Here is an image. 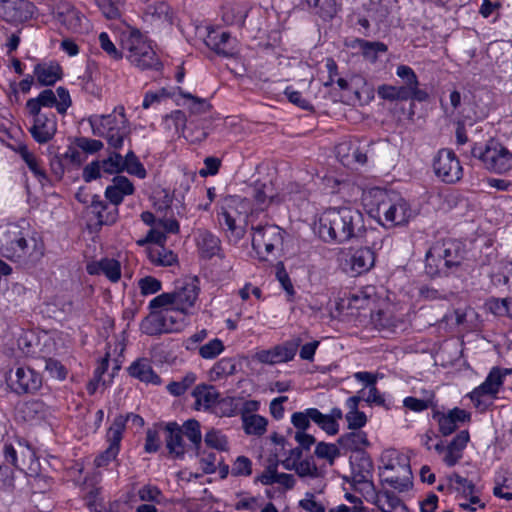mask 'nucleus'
Listing matches in <instances>:
<instances>
[{"label":"nucleus","instance_id":"f257e3e1","mask_svg":"<svg viewBox=\"0 0 512 512\" xmlns=\"http://www.w3.org/2000/svg\"><path fill=\"white\" fill-rule=\"evenodd\" d=\"M363 202L370 216L387 228L403 226L414 217L410 204L393 191L372 188L364 193Z\"/></svg>","mask_w":512,"mask_h":512},{"label":"nucleus","instance_id":"f03ea898","mask_svg":"<svg viewBox=\"0 0 512 512\" xmlns=\"http://www.w3.org/2000/svg\"><path fill=\"white\" fill-rule=\"evenodd\" d=\"M363 229V215L353 207L329 208L319 218L318 234L325 242L345 243L360 236Z\"/></svg>","mask_w":512,"mask_h":512},{"label":"nucleus","instance_id":"7ed1b4c3","mask_svg":"<svg viewBox=\"0 0 512 512\" xmlns=\"http://www.w3.org/2000/svg\"><path fill=\"white\" fill-rule=\"evenodd\" d=\"M121 49L127 60L141 70L157 69L160 66L150 41L136 28L128 27L122 32Z\"/></svg>","mask_w":512,"mask_h":512},{"label":"nucleus","instance_id":"20e7f679","mask_svg":"<svg viewBox=\"0 0 512 512\" xmlns=\"http://www.w3.org/2000/svg\"><path fill=\"white\" fill-rule=\"evenodd\" d=\"M1 253L12 261H21L26 257L38 259L43 248L35 238H27L25 231L16 224H9L0 239Z\"/></svg>","mask_w":512,"mask_h":512},{"label":"nucleus","instance_id":"39448f33","mask_svg":"<svg viewBox=\"0 0 512 512\" xmlns=\"http://www.w3.org/2000/svg\"><path fill=\"white\" fill-rule=\"evenodd\" d=\"M471 155L490 173L505 174L512 170V152L497 139L490 138L484 144H474Z\"/></svg>","mask_w":512,"mask_h":512},{"label":"nucleus","instance_id":"423d86ee","mask_svg":"<svg viewBox=\"0 0 512 512\" xmlns=\"http://www.w3.org/2000/svg\"><path fill=\"white\" fill-rule=\"evenodd\" d=\"M88 122L92 133L106 138L109 146L114 149H120L123 146L124 139L128 135L123 107L115 108L111 114L91 115Z\"/></svg>","mask_w":512,"mask_h":512},{"label":"nucleus","instance_id":"0eeeda50","mask_svg":"<svg viewBox=\"0 0 512 512\" xmlns=\"http://www.w3.org/2000/svg\"><path fill=\"white\" fill-rule=\"evenodd\" d=\"M380 477L390 487L405 491L411 485L409 459L395 449L385 450L381 455Z\"/></svg>","mask_w":512,"mask_h":512},{"label":"nucleus","instance_id":"6e6552de","mask_svg":"<svg viewBox=\"0 0 512 512\" xmlns=\"http://www.w3.org/2000/svg\"><path fill=\"white\" fill-rule=\"evenodd\" d=\"M198 295L199 287L196 280H192L176 287L172 292H165L153 298L149 302V309L172 307L183 316L189 315L193 313Z\"/></svg>","mask_w":512,"mask_h":512},{"label":"nucleus","instance_id":"1a4fd4ad","mask_svg":"<svg viewBox=\"0 0 512 512\" xmlns=\"http://www.w3.org/2000/svg\"><path fill=\"white\" fill-rule=\"evenodd\" d=\"M462 260V244L455 239L437 241L426 252V265L435 272L458 267Z\"/></svg>","mask_w":512,"mask_h":512},{"label":"nucleus","instance_id":"9d476101","mask_svg":"<svg viewBox=\"0 0 512 512\" xmlns=\"http://www.w3.org/2000/svg\"><path fill=\"white\" fill-rule=\"evenodd\" d=\"M151 313L141 323V329L148 335H158L179 331L183 326V319H177L174 314L179 313L172 307L150 309Z\"/></svg>","mask_w":512,"mask_h":512},{"label":"nucleus","instance_id":"9b49d317","mask_svg":"<svg viewBox=\"0 0 512 512\" xmlns=\"http://www.w3.org/2000/svg\"><path fill=\"white\" fill-rule=\"evenodd\" d=\"M433 171L438 179L454 184L463 177V167L456 154L450 149H441L433 159Z\"/></svg>","mask_w":512,"mask_h":512},{"label":"nucleus","instance_id":"f8f14e48","mask_svg":"<svg viewBox=\"0 0 512 512\" xmlns=\"http://www.w3.org/2000/svg\"><path fill=\"white\" fill-rule=\"evenodd\" d=\"M252 230V247L260 257L264 258L282 246L284 231L279 226H256Z\"/></svg>","mask_w":512,"mask_h":512},{"label":"nucleus","instance_id":"ddd939ff","mask_svg":"<svg viewBox=\"0 0 512 512\" xmlns=\"http://www.w3.org/2000/svg\"><path fill=\"white\" fill-rule=\"evenodd\" d=\"M372 467V462L368 457H361L358 463H352V475L349 480L353 489L361 493L367 501L375 498Z\"/></svg>","mask_w":512,"mask_h":512},{"label":"nucleus","instance_id":"4468645a","mask_svg":"<svg viewBox=\"0 0 512 512\" xmlns=\"http://www.w3.org/2000/svg\"><path fill=\"white\" fill-rule=\"evenodd\" d=\"M510 374H512V368L492 367L484 382L470 393L471 400L476 406H479L482 402V397L489 396L495 398L501 390L506 376Z\"/></svg>","mask_w":512,"mask_h":512},{"label":"nucleus","instance_id":"2eb2a0df","mask_svg":"<svg viewBox=\"0 0 512 512\" xmlns=\"http://www.w3.org/2000/svg\"><path fill=\"white\" fill-rule=\"evenodd\" d=\"M124 430L125 419L122 417H115L107 432V441L109 446L104 452L95 458L94 463L97 467H105L117 457Z\"/></svg>","mask_w":512,"mask_h":512},{"label":"nucleus","instance_id":"dca6fc26","mask_svg":"<svg viewBox=\"0 0 512 512\" xmlns=\"http://www.w3.org/2000/svg\"><path fill=\"white\" fill-rule=\"evenodd\" d=\"M33 124L29 128L34 140L40 144L49 142L57 132V119L52 111L29 114Z\"/></svg>","mask_w":512,"mask_h":512},{"label":"nucleus","instance_id":"f3484780","mask_svg":"<svg viewBox=\"0 0 512 512\" xmlns=\"http://www.w3.org/2000/svg\"><path fill=\"white\" fill-rule=\"evenodd\" d=\"M9 381L18 394L35 392L42 385L40 374L29 367H18L14 374H10Z\"/></svg>","mask_w":512,"mask_h":512},{"label":"nucleus","instance_id":"a211bd4d","mask_svg":"<svg viewBox=\"0 0 512 512\" xmlns=\"http://www.w3.org/2000/svg\"><path fill=\"white\" fill-rule=\"evenodd\" d=\"M33 15V5L26 0H0V17L9 23H22Z\"/></svg>","mask_w":512,"mask_h":512},{"label":"nucleus","instance_id":"6ab92c4d","mask_svg":"<svg viewBox=\"0 0 512 512\" xmlns=\"http://www.w3.org/2000/svg\"><path fill=\"white\" fill-rule=\"evenodd\" d=\"M470 413L464 409L454 408L448 413L435 412L433 419L438 422L439 431L443 436L452 434L460 424L470 421Z\"/></svg>","mask_w":512,"mask_h":512},{"label":"nucleus","instance_id":"aec40b11","mask_svg":"<svg viewBox=\"0 0 512 512\" xmlns=\"http://www.w3.org/2000/svg\"><path fill=\"white\" fill-rule=\"evenodd\" d=\"M90 212L95 216L97 224L112 225L119 217L118 207L111 202L107 203L99 195H92L89 205Z\"/></svg>","mask_w":512,"mask_h":512},{"label":"nucleus","instance_id":"412c9836","mask_svg":"<svg viewBox=\"0 0 512 512\" xmlns=\"http://www.w3.org/2000/svg\"><path fill=\"white\" fill-rule=\"evenodd\" d=\"M195 241L201 258L211 259L215 256L223 257L221 240L212 232L204 229L198 230Z\"/></svg>","mask_w":512,"mask_h":512},{"label":"nucleus","instance_id":"4be33fe9","mask_svg":"<svg viewBox=\"0 0 512 512\" xmlns=\"http://www.w3.org/2000/svg\"><path fill=\"white\" fill-rule=\"evenodd\" d=\"M396 75L403 80L404 85L401 87L411 96V100L423 102L429 98V94L419 88L418 77L411 67L399 65L396 69Z\"/></svg>","mask_w":512,"mask_h":512},{"label":"nucleus","instance_id":"5701e85b","mask_svg":"<svg viewBox=\"0 0 512 512\" xmlns=\"http://www.w3.org/2000/svg\"><path fill=\"white\" fill-rule=\"evenodd\" d=\"M219 224L228 232L229 241L238 243L245 235V228L241 224L243 220L240 214L236 216V210L232 208H222L218 214Z\"/></svg>","mask_w":512,"mask_h":512},{"label":"nucleus","instance_id":"b1692460","mask_svg":"<svg viewBox=\"0 0 512 512\" xmlns=\"http://www.w3.org/2000/svg\"><path fill=\"white\" fill-rule=\"evenodd\" d=\"M256 480L266 486L276 484L281 492L290 490L295 485L294 476L287 473H279L277 471V464L267 466Z\"/></svg>","mask_w":512,"mask_h":512},{"label":"nucleus","instance_id":"393cba45","mask_svg":"<svg viewBox=\"0 0 512 512\" xmlns=\"http://www.w3.org/2000/svg\"><path fill=\"white\" fill-rule=\"evenodd\" d=\"M135 191L133 183L125 176H115L105 189V198L117 207L124 197L132 195Z\"/></svg>","mask_w":512,"mask_h":512},{"label":"nucleus","instance_id":"a878e982","mask_svg":"<svg viewBox=\"0 0 512 512\" xmlns=\"http://www.w3.org/2000/svg\"><path fill=\"white\" fill-rule=\"evenodd\" d=\"M232 38L228 32L218 29H209L205 39L206 45L216 53L225 57H231L235 54Z\"/></svg>","mask_w":512,"mask_h":512},{"label":"nucleus","instance_id":"bb28decb","mask_svg":"<svg viewBox=\"0 0 512 512\" xmlns=\"http://www.w3.org/2000/svg\"><path fill=\"white\" fill-rule=\"evenodd\" d=\"M86 270L90 275L104 274L114 283L121 278L120 262L112 258H103L99 261L88 263Z\"/></svg>","mask_w":512,"mask_h":512},{"label":"nucleus","instance_id":"cd10ccee","mask_svg":"<svg viewBox=\"0 0 512 512\" xmlns=\"http://www.w3.org/2000/svg\"><path fill=\"white\" fill-rule=\"evenodd\" d=\"M33 73L42 86H52L62 78V68L54 61L35 65Z\"/></svg>","mask_w":512,"mask_h":512},{"label":"nucleus","instance_id":"c85d7f7f","mask_svg":"<svg viewBox=\"0 0 512 512\" xmlns=\"http://www.w3.org/2000/svg\"><path fill=\"white\" fill-rule=\"evenodd\" d=\"M166 447L170 454L182 457L186 452V444L183 441L182 428L175 422H170L165 428Z\"/></svg>","mask_w":512,"mask_h":512},{"label":"nucleus","instance_id":"c756f323","mask_svg":"<svg viewBox=\"0 0 512 512\" xmlns=\"http://www.w3.org/2000/svg\"><path fill=\"white\" fill-rule=\"evenodd\" d=\"M469 438L468 431L463 430L459 432L446 447L443 461L447 466H454L462 458L463 450L466 447Z\"/></svg>","mask_w":512,"mask_h":512},{"label":"nucleus","instance_id":"7c9ffc66","mask_svg":"<svg viewBox=\"0 0 512 512\" xmlns=\"http://www.w3.org/2000/svg\"><path fill=\"white\" fill-rule=\"evenodd\" d=\"M128 370L132 377L142 382L153 385H159L161 383L160 377L154 372L148 359L142 358L134 361Z\"/></svg>","mask_w":512,"mask_h":512},{"label":"nucleus","instance_id":"2f4dec72","mask_svg":"<svg viewBox=\"0 0 512 512\" xmlns=\"http://www.w3.org/2000/svg\"><path fill=\"white\" fill-rule=\"evenodd\" d=\"M338 444L345 452H360L365 450L370 442L365 432L352 430L339 437Z\"/></svg>","mask_w":512,"mask_h":512},{"label":"nucleus","instance_id":"473e14b6","mask_svg":"<svg viewBox=\"0 0 512 512\" xmlns=\"http://www.w3.org/2000/svg\"><path fill=\"white\" fill-rule=\"evenodd\" d=\"M375 263V253L369 247L356 249L350 259L351 269L357 274L369 271Z\"/></svg>","mask_w":512,"mask_h":512},{"label":"nucleus","instance_id":"72a5a7b5","mask_svg":"<svg viewBox=\"0 0 512 512\" xmlns=\"http://www.w3.org/2000/svg\"><path fill=\"white\" fill-rule=\"evenodd\" d=\"M195 398V409L207 410L214 406L217 401L219 394L216 389L211 385H197L192 393Z\"/></svg>","mask_w":512,"mask_h":512},{"label":"nucleus","instance_id":"f704fd0d","mask_svg":"<svg viewBox=\"0 0 512 512\" xmlns=\"http://www.w3.org/2000/svg\"><path fill=\"white\" fill-rule=\"evenodd\" d=\"M371 318L376 329L388 334L395 332L402 325V321L388 310H379Z\"/></svg>","mask_w":512,"mask_h":512},{"label":"nucleus","instance_id":"c9c22d12","mask_svg":"<svg viewBox=\"0 0 512 512\" xmlns=\"http://www.w3.org/2000/svg\"><path fill=\"white\" fill-rule=\"evenodd\" d=\"M148 258L156 266H172L177 263V256L164 245H152L148 248Z\"/></svg>","mask_w":512,"mask_h":512},{"label":"nucleus","instance_id":"e433bc0d","mask_svg":"<svg viewBox=\"0 0 512 512\" xmlns=\"http://www.w3.org/2000/svg\"><path fill=\"white\" fill-rule=\"evenodd\" d=\"M56 107V94L51 89L43 90L36 98H31L26 102V109L29 114H38L43 112V108Z\"/></svg>","mask_w":512,"mask_h":512},{"label":"nucleus","instance_id":"4c0bfd02","mask_svg":"<svg viewBox=\"0 0 512 512\" xmlns=\"http://www.w3.org/2000/svg\"><path fill=\"white\" fill-rule=\"evenodd\" d=\"M243 429L248 435L261 436L267 430L268 421L258 414H242Z\"/></svg>","mask_w":512,"mask_h":512},{"label":"nucleus","instance_id":"58836bf2","mask_svg":"<svg viewBox=\"0 0 512 512\" xmlns=\"http://www.w3.org/2000/svg\"><path fill=\"white\" fill-rule=\"evenodd\" d=\"M377 94L380 98L388 101L411 100V96L401 86L383 84L377 88Z\"/></svg>","mask_w":512,"mask_h":512},{"label":"nucleus","instance_id":"ea45409f","mask_svg":"<svg viewBox=\"0 0 512 512\" xmlns=\"http://www.w3.org/2000/svg\"><path fill=\"white\" fill-rule=\"evenodd\" d=\"M435 394L433 391H424V397L421 399L415 397H406L403 400V406L414 412H422L434 405Z\"/></svg>","mask_w":512,"mask_h":512},{"label":"nucleus","instance_id":"a19ab883","mask_svg":"<svg viewBox=\"0 0 512 512\" xmlns=\"http://www.w3.org/2000/svg\"><path fill=\"white\" fill-rule=\"evenodd\" d=\"M20 155L24 162L27 164L31 172L35 175V177L39 180L42 185L48 181L47 175L44 169L41 167L36 156L31 153L26 147L20 149Z\"/></svg>","mask_w":512,"mask_h":512},{"label":"nucleus","instance_id":"79ce46f5","mask_svg":"<svg viewBox=\"0 0 512 512\" xmlns=\"http://www.w3.org/2000/svg\"><path fill=\"white\" fill-rule=\"evenodd\" d=\"M301 343L302 339L300 337H294L282 345L275 346L278 362L282 363L292 360Z\"/></svg>","mask_w":512,"mask_h":512},{"label":"nucleus","instance_id":"37998d69","mask_svg":"<svg viewBox=\"0 0 512 512\" xmlns=\"http://www.w3.org/2000/svg\"><path fill=\"white\" fill-rule=\"evenodd\" d=\"M307 3L317 8V13L323 19L333 18L340 7V0H307Z\"/></svg>","mask_w":512,"mask_h":512},{"label":"nucleus","instance_id":"c03bdc74","mask_svg":"<svg viewBox=\"0 0 512 512\" xmlns=\"http://www.w3.org/2000/svg\"><path fill=\"white\" fill-rule=\"evenodd\" d=\"M181 428L183 436H186L190 441L191 447L198 450L202 441L200 423L195 419H189L184 422Z\"/></svg>","mask_w":512,"mask_h":512},{"label":"nucleus","instance_id":"a18cd8bd","mask_svg":"<svg viewBox=\"0 0 512 512\" xmlns=\"http://www.w3.org/2000/svg\"><path fill=\"white\" fill-rule=\"evenodd\" d=\"M253 193L256 205L260 210H264L275 198L273 188L267 184L257 183L253 188Z\"/></svg>","mask_w":512,"mask_h":512},{"label":"nucleus","instance_id":"49530a36","mask_svg":"<svg viewBox=\"0 0 512 512\" xmlns=\"http://www.w3.org/2000/svg\"><path fill=\"white\" fill-rule=\"evenodd\" d=\"M248 10L241 5H231L225 8L223 20L229 25L242 26L245 23Z\"/></svg>","mask_w":512,"mask_h":512},{"label":"nucleus","instance_id":"de8ad7c7","mask_svg":"<svg viewBox=\"0 0 512 512\" xmlns=\"http://www.w3.org/2000/svg\"><path fill=\"white\" fill-rule=\"evenodd\" d=\"M236 370L235 361L232 358H222L217 361L210 370L211 380H219L232 375Z\"/></svg>","mask_w":512,"mask_h":512},{"label":"nucleus","instance_id":"09e8293b","mask_svg":"<svg viewBox=\"0 0 512 512\" xmlns=\"http://www.w3.org/2000/svg\"><path fill=\"white\" fill-rule=\"evenodd\" d=\"M124 170L141 179L146 177V170L133 151H129L124 158L122 157V171Z\"/></svg>","mask_w":512,"mask_h":512},{"label":"nucleus","instance_id":"8fccbe9b","mask_svg":"<svg viewBox=\"0 0 512 512\" xmlns=\"http://www.w3.org/2000/svg\"><path fill=\"white\" fill-rule=\"evenodd\" d=\"M137 495L143 502H151L158 505L165 503L162 491L155 485L146 484L142 486L138 490Z\"/></svg>","mask_w":512,"mask_h":512},{"label":"nucleus","instance_id":"3c124183","mask_svg":"<svg viewBox=\"0 0 512 512\" xmlns=\"http://www.w3.org/2000/svg\"><path fill=\"white\" fill-rule=\"evenodd\" d=\"M242 403L241 398L237 397H225L221 400L217 401V413L220 416L232 417L235 416L239 410L240 405Z\"/></svg>","mask_w":512,"mask_h":512},{"label":"nucleus","instance_id":"603ef678","mask_svg":"<svg viewBox=\"0 0 512 512\" xmlns=\"http://www.w3.org/2000/svg\"><path fill=\"white\" fill-rule=\"evenodd\" d=\"M311 417L312 421L329 435H335L338 433L339 424L338 422H335L329 415L323 414L317 408H315V411H312Z\"/></svg>","mask_w":512,"mask_h":512},{"label":"nucleus","instance_id":"864d4df0","mask_svg":"<svg viewBox=\"0 0 512 512\" xmlns=\"http://www.w3.org/2000/svg\"><path fill=\"white\" fill-rule=\"evenodd\" d=\"M21 411L26 420H38L45 417L46 406L39 400H31L22 406Z\"/></svg>","mask_w":512,"mask_h":512},{"label":"nucleus","instance_id":"5fc2aeb1","mask_svg":"<svg viewBox=\"0 0 512 512\" xmlns=\"http://www.w3.org/2000/svg\"><path fill=\"white\" fill-rule=\"evenodd\" d=\"M360 48L363 56L370 62H375L378 59L379 54H383L387 51V46L384 43L365 40L360 42Z\"/></svg>","mask_w":512,"mask_h":512},{"label":"nucleus","instance_id":"6e6d98bb","mask_svg":"<svg viewBox=\"0 0 512 512\" xmlns=\"http://www.w3.org/2000/svg\"><path fill=\"white\" fill-rule=\"evenodd\" d=\"M186 99L185 105L192 114H204L210 110V104L206 99L198 98L190 93H180Z\"/></svg>","mask_w":512,"mask_h":512},{"label":"nucleus","instance_id":"4d7b16f0","mask_svg":"<svg viewBox=\"0 0 512 512\" xmlns=\"http://www.w3.org/2000/svg\"><path fill=\"white\" fill-rule=\"evenodd\" d=\"M196 381V375L193 372L187 373L180 381L170 382L167 390L174 396L184 394Z\"/></svg>","mask_w":512,"mask_h":512},{"label":"nucleus","instance_id":"13d9d810","mask_svg":"<svg viewBox=\"0 0 512 512\" xmlns=\"http://www.w3.org/2000/svg\"><path fill=\"white\" fill-rule=\"evenodd\" d=\"M224 351L222 340L214 338L198 348V353L203 359H214Z\"/></svg>","mask_w":512,"mask_h":512},{"label":"nucleus","instance_id":"bf43d9fd","mask_svg":"<svg viewBox=\"0 0 512 512\" xmlns=\"http://www.w3.org/2000/svg\"><path fill=\"white\" fill-rule=\"evenodd\" d=\"M204 441L207 446L219 451L228 450L227 437L219 430L211 429L205 434Z\"/></svg>","mask_w":512,"mask_h":512},{"label":"nucleus","instance_id":"052dcab7","mask_svg":"<svg viewBox=\"0 0 512 512\" xmlns=\"http://www.w3.org/2000/svg\"><path fill=\"white\" fill-rule=\"evenodd\" d=\"M450 482L455 491L464 497H468L469 495L476 493V487L473 482L459 474H453L450 477Z\"/></svg>","mask_w":512,"mask_h":512},{"label":"nucleus","instance_id":"680f3d73","mask_svg":"<svg viewBox=\"0 0 512 512\" xmlns=\"http://www.w3.org/2000/svg\"><path fill=\"white\" fill-rule=\"evenodd\" d=\"M315 455L320 459H325L330 465L340 455L339 448L335 444L319 442L315 448Z\"/></svg>","mask_w":512,"mask_h":512},{"label":"nucleus","instance_id":"e2e57ef3","mask_svg":"<svg viewBox=\"0 0 512 512\" xmlns=\"http://www.w3.org/2000/svg\"><path fill=\"white\" fill-rule=\"evenodd\" d=\"M186 115L181 110H175L164 118V125L167 129H174L175 133L184 132Z\"/></svg>","mask_w":512,"mask_h":512},{"label":"nucleus","instance_id":"0e129e2a","mask_svg":"<svg viewBox=\"0 0 512 512\" xmlns=\"http://www.w3.org/2000/svg\"><path fill=\"white\" fill-rule=\"evenodd\" d=\"M372 501L376 503L382 512H394L401 505L400 499L390 493H385L383 496L375 495Z\"/></svg>","mask_w":512,"mask_h":512},{"label":"nucleus","instance_id":"69168bd1","mask_svg":"<svg viewBox=\"0 0 512 512\" xmlns=\"http://www.w3.org/2000/svg\"><path fill=\"white\" fill-rule=\"evenodd\" d=\"M103 173L117 174L122 172V156L117 152H112L106 158L100 161Z\"/></svg>","mask_w":512,"mask_h":512},{"label":"nucleus","instance_id":"338daca9","mask_svg":"<svg viewBox=\"0 0 512 512\" xmlns=\"http://www.w3.org/2000/svg\"><path fill=\"white\" fill-rule=\"evenodd\" d=\"M99 45L102 50L112 59L120 60L123 58L122 49L116 48L115 44L111 41L109 35L106 32H101L98 37Z\"/></svg>","mask_w":512,"mask_h":512},{"label":"nucleus","instance_id":"774afa93","mask_svg":"<svg viewBox=\"0 0 512 512\" xmlns=\"http://www.w3.org/2000/svg\"><path fill=\"white\" fill-rule=\"evenodd\" d=\"M300 477L316 478L319 476V470L312 458L301 460L296 463L293 469Z\"/></svg>","mask_w":512,"mask_h":512}]
</instances>
